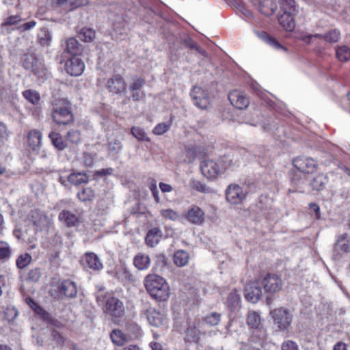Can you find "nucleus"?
<instances>
[{"label": "nucleus", "instance_id": "a18cd8bd", "mask_svg": "<svg viewBox=\"0 0 350 350\" xmlns=\"http://www.w3.org/2000/svg\"><path fill=\"white\" fill-rule=\"evenodd\" d=\"M337 58L341 62H347L350 59V49L347 46H341L336 51Z\"/></svg>", "mask_w": 350, "mask_h": 350}, {"label": "nucleus", "instance_id": "f257e3e1", "mask_svg": "<svg viewBox=\"0 0 350 350\" xmlns=\"http://www.w3.org/2000/svg\"><path fill=\"white\" fill-rule=\"evenodd\" d=\"M51 116L58 125H70L74 122L72 105L66 98H56L52 101Z\"/></svg>", "mask_w": 350, "mask_h": 350}, {"label": "nucleus", "instance_id": "603ef678", "mask_svg": "<svg viewBox=\"0 0 350 350\" xmlns=\"http://www.w3.org/2000/svg\"><path fill=\"white\" fill-rule=\"evenodd\" d=\"M204 321L206 324L211 326L217 325L221 321V314L216 312H211L204 317Z\"/></svg>", "mask_w": 350, "mask_h": 350}, {"label": "nucleus", "instance_id": "f03ea898", "mask_svg": "<svg viewBox=\"0 0 350 350\" xmlns=\"http://www.w3.org/2000/svg\"><path fill=\"white\" fill-rule=\"evenodd\" d=\"M144 286L152 297L166 301L170 295V286L165 280L157 274H148L144 278Z\"/></svg>", "mask_w": 350, "mask_h": 350}, {"label": "nucleus", "instance_id": "774afa93", "mask_svg": "<svg viewBox=\"0 0 350 350\" xmlns=\"http://www.w3.org/2000/svg\"><path fill=\"white\" fill-rule=\"evenodd\" d=\"M239 11L243 15L245 16V17L248 18H253V14L252 12L248 9L247 8L245 5H240L239 6Z\"/></svg>", "mask_w": 350, "mask_h": 350}, {"label": "nucleus", "instance_id": "5fc2aeb1", "mask_svg": "<svg viewBox=\"0 0 350 350\" xmlns=\"http://www.w3.org/2000/svg\"><path fill=\"white\" fill-rule=\"evenodd\" d=\"M11 249L8 243L0 242V260H7L11 256Z\"/></svg>", "mask_w": 350, "mask_h": 350}, {"label": "nucleus", "instance_id": "9b49d317", "mask_svg": "<svg viewBox=\"0 0 350 350\" xmlns=\"http://www.w3.org/2000/svg\"><path fill=\"white\" fill-rule=\"evenodd\" d=\"M194 105L200 109H206L209 104L208 92L202 88L194 86L190 92Z\"/></svg>", "mask_w": 350, "mask_h": 350}, {"label": "nucleus", "instance_id": "2f4dec72", "mask_svg": "<svg viewBox=\"0 0 350 350\" xmlns=\"http://www.w3.org/2000/svg\"><path fill=\"white\" fill-rule=\"evenodd\" d=\"M256 34L258 36V37L271 46L272 47L276 49H283L284 51L286 50V49L282 46V44L274 38L269 36L266 31H256Z\"/></svg>", "mask_w": 350, "mask_h": 350}, {"label": "nucleus", "instance_id": "20e7f679", "mask_svg": "<svg viewBox=\"0 0 350 350\" xmlns=\"http://www.w3.org/2000/svg\"><path fill=\"white\" fill-rule=\"evenodd\" d=\"M23 68L31 72L39 78L45 79L46 69L43 60L34 53L23 55L20 61Z\"/></svg>", "mask_w": 350, "mask_h": 350}, {"label": "nucleus", "instance_id": "72a5a7b5", "mask_svg": "<svg viewBox=\"0 0 350 350\" xmlns=\"http://www.w3.org/2000/svg\"><path fill=\"white\" fill-rule=\"evenodd\" d=\"M52 144L58 150L62 151L65 150L68 146V144L64 140L62 135L56 132H51L49 134Z\"/></svg>", "mask_w": 350, "mask_h": 350}, {"label": "nucleus", "instance_id": "393cba45", "mask_svg": "<svg viewBox=\"0 0 350 350\" xmlns=\"http://www.w3.org/2000/svg\"><path fill=\"white\" fill-rule=\"evenodd\" d=\"M83 50V46L75 38L71 37L66 40L65 51L72 56L78 57Z\"/></svg>", "mask_w": 350, "mask_h": 350}, {"label": "nucleus", "instance_id": "09e8293b", "mask_svg": "<svg viewBox=\"0 0 350 350\" xmlns=\"http://www.w3.org/2000/svg\"><path fill=\"white\" fill-rule=\"evenodd\" d=\"M66 139L72 145H78L81 142V133L77 130H70L66 134Z\"/></svg>", "mask_w": 350, "mask_h": 350}, {"label": "nucleus", "instance_id": "423d86ee", "mask_svg": "<svg viewBox=\"0 0 350 350\" xmlns=\"http://www.w3.org/2000/svg\"><path fill=\"white\" fill-rule=\"evenodd\" d=\"M104 312L111 317L113 321H119L125 314L123 302L116 297L107 299Z\"/></svg>", "mask_w": 350, "mask_h": 350}, {"label": "nucleus", "instance_id": "39448f33", "mask_svg": "<svg viewBox=\"0 0 350 350\" xmlns=\"http://www.w3.org/2000/svg\"><path fill=\"white\" fill-rule=\"evenodd\" d=\"M270 315L273 321L277 331L288 333L293 321V314L286 308L280 307L270 311Z\"/></svg>", "mask_w": 350, "mask_h": 350}, {"label": "nucleus", "instance_id": "49530a36", "mask_svg": "<svg viewBox=\"0 0 350 350\" xmlns=\"http://www.w3.org/2000/svg\"><path fill=\"white\" fill-rule=\"evenodd\" d=\"M131 133L133 137L139 141L149 142L150 138L148 137L147 133L144 129L139 126H133L131 129Z\"/></svg>", "mask_w": 350, "mask_h": 350}, {"label": "nucleus", "instance_id": "e433bc0d", "mask_svg": "<svg viewBox=\"0 0 350 350\" xmlns=\"http://www.w3.org/2000/svg\"><path fill=\"white\" fill-rule=\"evenodd\" d=\"M95 31L92 28L83 27L77 33V38L85 42H91L95 38Z\"/></svg>", "mask_w": 350, "mask_h": 350}, {"label": "nucleus", "instance_id": "f3484780", "mask_svg": "<svg viewBox=\"0 0 350 350\" xmlns=\"http://www.w3.org/2000/svg\"><path fill=\"white\" fill-rule=\"evenodd\" d=\"M200 170L202 174L208 179L216 177L221 171L219 163L211 159L203 160L200 163Z\"/></svg>", "mask_w": 350, "mask_h": 350}, {"label": "nucleus", "instance_id": "6ab92c4d", "mask_svg": "<svg viewBox=\"0 0 350 350\" xmlns=\"http://www.w3.org/2000/svg\"><path fill=\"white\" fill-rule=\"evenodd\" d=\"M81 264L94 271H100L103 267L98 256L93 252L85 253L81 259Z\"/></svg>", "mask_w": 350, "mask_h": 350}, {"label": "nucleus", "instance_id": "412c9836", "mask_svg": "<svg viewBox=\"0 0 350 350\" xmlns=\"http://www.w3.org/2000/svg\"><path fill=\"white\" fill-rule=\"evenodd\" d=\"M257 6L258 11L267 16H271L278 9V5L274 0H258L257 3H254Z\"/></svg>", "mask_w": 350, "mask_h": 350}, {"label": "nucleus", "instance_id": "8fccbe9b", "mask_svg": "<svg viewBox=\"0 0 350 350\" xmlns=\"http://www.w3.org/2000/svg\"><path fill=\"white\" fill-rule=\"evenodd\" d=\"M42 275L41 269L38 267L30 269L28 272L26 280L30 282H38Z\"/></svg>", "mask_w": 350, "mask_h": 350}, {"label": "nucleus", "instance_id": "9d476101", "mask_svg": "<svg viewBox=\"0 0 350 350\" xmlns=\"http://www.w3.org/2000/svg\"><path fill=\"white\" fill-rule=\"evenodd\" d=\"M340 251L345 253L350 252V236L347 233L338 236L333 250L332 258L334 260H338L341 258L342 255Z\"/></svg>", "mask_w": 350, "mask_h": 350}, {"label": "nucleus", "instance_id": "69168bd1", "mask_svg": "<svg viewBox=\"0 0 350 350\" xmlns=\"http://www.w3.org/2000/svg\"><path fill=\"white\" fill-rule=\"evenodd\" d=\"M36 22L35 21H31L22 24L21 25H20L18 27V29L21 31L30 30L32 28H33L36 26Z\"/></svg>", "mask_w": 350, "mask_h": 350}, {"label": "nucleus", "instance_id": "4468645a", "mask_svg": "<svg viewBox=\"0 0 350 350\" xmlns=\"http://www.w3.org/2000/svg\"><path fill=\"white\" fill-rule=\"evenodd\" d=\"M84 68V62L79 57L72 56L65 64V70L71 76L81 75Z\"/></svg>", "mask_w": 350, "mask_h": 350}, {"label": "nucleus", "instance_id": "052dcab7", "mask_svg": "<svg viewBox=\"0 0 350 350\" xmlns=\"http://www.w3.org/2000/svg\"><path fill=\"white\" fill-rule=\"evenodd\" d=\"M146 83V80L142 77H138L134 79L133 82L131 84L129 90L131 92H135L142 88Z\"/></svg>", "mask_w": 350, "mask_h": 350}, {"label": "nucleus", "instance_id": "c9c22d12", "mask_svg": "<svg viewBox=\"0 0 350 350\" xmlns=\"http://www.w3.org/2000/svg\"><path fill=\"white\" fill-rule=\"evenodd\" d=\"M189 259V254L183 250L176 251L174 254V262L178 267H184L187 265Z\"/></svg>", "mask_w": 350, "mask_h": 350}, {"label": "nucleus", "instance_id": "79ce46f5", "mask_svg": "<svg viewBox=\"0 0 350 350\" xmlns=\"http://www.w3.org/2000/svg\"><path fill=\"white\" fill-rule=\"evenodd\" d=\"M111 339L115 345L122 346L126 340L125 336L120 329H113L110 334Z\"/></svg>", "mask_w": 350, "mask_h": 350}, {"label": "nucleus", "instance_id": "58836bf2", "mask_svg": "<svg viewBox=\"0 0 350 350\" xmlns=\"http://www.w3.org/2000/svg\"><path fill=\"white\" fill-rule=\"evenodd\" d=\"M68 181L75 185L87 183L89 176L84 172L72 173L68 177Z\"/></svg>", "mask_w": 350, "mask_h": 350}, {"label": "nucleus", "instance_id": "ea45409f", "mask_svg": "<svg viewBox=\"0 0 350 350\" xmlns=\"http://www.w3.org/2000/svg\"><path fill=\"white\" fill-rule=\"evenodd\" d=\"M327 182V177L322 174H319L313 178L310 185L314 190L321 191L325 188Z\"/></svg>", "mask_w": 350, "mask_h": 350}, {"label": "nucleus", "instance_id": "6e6d98bb", "mask_svg": "<svg viewBox=\"0 0 350 350\" xmlns=\"http://www.w3.org/2000/svg\"><path fill=\"white\" fill-rule=\"evenodd\" d=\"M191 186L195 190L201 193H211L213 191L211 187L199 180H192Z\"/></svg>", "mask_w": 350, "mask_h": 350}, {"label": "nucleus", "instance_id": "c756f323", "mask_svg": "<svg viewBox=\"0 0 350 350\" xmlns=\"http://www.w3.org/2000/svg\"><path fill=\"white\" fill-rule=\"evenodd\" d=\"M29 146L33 150H38L41 146L42 133L38 130H31L27 135Z\"/></svg>", "mask_w": 350, "mask_h": 350}, {"label": "nucleus", "instance_id": "a878e982", "mask_svg": "<svg viewBox=\"0 0 350 350\" xmlns=\"http://www.w3.org/2000/svg\"><path fill=\"white\" fill-rule=\"evenodd\" d=\"M241 295L236 289L230 291L228 295L226 304L229 310L232 312L239 310L241 308Z\"/></svg>", "mask_w": 350, "mask_h": 350}, {"label": "nucleus", "instance_id": "0e129e2a", "mask_svg": "<svg viewBox=\"0 0 350 350\" xmlns=\"http://www.w3.org/2000/svg\"><path fill=\"white\" fill-rule=\"evenodd\" d=\"M282 350H299L297 344L293 340L284 341L281 346Z\"/></svg>", "mask_w": 350, "mask_h": 350}, {"label": "nucleus", "instance_id": "4c0bfd02", "mask_svg": "<svg viewBox=\"0 0 350 350\" xmlns=\"http://www.w3.org/2000/svg\"><path fill=\"white\" fill-rule=\"evenodd\" d=\"M52 40V35L46 28L40 29L38 34V42L42 46L48 47Z\"/></svg>", "mask_w": 350, "mask_h": 350}, {"label": "nucleus", "instance_id": "3c124183", "mask_svg": "<svg viewBox=\"0 0 350 350\" xmlns=\"http://www.w3.org/2000/svg\"><path fill=\"white\" fill-rule=\"evenodd\" d=\"M45 219V215L40 211L37 210L31 211V221L35 226L40 228Z\"/></svg>", "mask_w": 350, "mask_h": 350}, {"label": "nucleus", "instance_id": "f704fd0d", "mask_svg": "<svg viewBox=\"0 0 350 350\" xmlns=\"http://www.w3.org/2000/svg\"><path fill=\"white\" fill-rule=\"evenodd\" d=\"M246 323L251 329L260 327V326L262 325L260 316L259 313L256 311L248 312Z\"/></svg>", "mask_w": 350, "mask_h": 350}, {"label": "nucleus", "instance_id": "c03bdc74", "mask_svg": "<svg viewBox=\"0 0 350 350\" xmlns=\"http://www.w3.org/2000/svg\"><path fill=\"white\" fill-rule=\"evenodd\" d=\"M23 96L33 105H38L40 100V94L36 90H27L23 92Z\"/></svg>", "mask_w": 350, "mask_h": 350}, {"label": "nucleus", "instance_id": "bb28decb", "mask_svg": "<svg viewBox=\"0 0 350 350\" xmlns=\"http://www.w3.org/2000/svg\"><path fill=\"white\" fill-rule=\"evenodd\" d=\"M180 42L184 44V46L191 50H195L196 52L200 53L204 57H206V52L200 47L196 42L187 34L180 35L179 37Z\"/></svg>", "mask_w": 350, "mask_h": 350}, {"label": "nucleus", "instance_id": "a19ab883", "mask_svg": "<svg viewBox=\"0 0 350 350\" xmlns=\"http://www.w3.org/2000/svg\"><path fill=\"white\" fill-rule=\"evenodd\" d=\"M94 196V191L90 187L82 188L77 193V197L81 202L92 201Z\"/></svg>", "mask_w": 350, "mask_h": 350}, {"label": "nucleus", "instance_id": "ddd939ff", "mask_svg": "<svg viewBox=\"0 0 350 350\" xmlns=\"http://www.w3.org/2000/svg\"><path fill=\"white\" fill-rule=\"evenodd\" d=\"M262 286L259 282L254 281L248 283L245 287V297L252 302L256 303L262 297Z\"/></svg>", "mask_w": 350, "mask_h": 350}, {"label": "nucleus", "instance_id": "b1692460", "mask_svg": "<svg viewBox=\"0 0 350 350\" xmlns=\"http://www.w3.org/2000/svg\"><path fill=\"white\" fill-rule=\"evenodd\" d=\"M185 340L188 342H198L200 338V332L197 329L196 322H188L185 331Z\"/></svg>", "mask_w": 350, "mask_h": 350}, {"label": "nucleus", "instance_id": "cd10ccee", "mask_svg": "<svg viewBox=\"0 0 350 350\" xmlns=\"http://www.w3.org/2000/svg\"><path fill=\"white\" fill-rule=\"evenodd\" d=\"M133 265L138 270H146L150 265V258L146 254L139 253L133 258Z\"/></svg>", "mask_w": 350, "mask_h": 350}, {"label": "nucleus", "instance_id": "c85d7f7f", "mask_svg": "<svg viewBox=\"0 0 350 350\" xmlns=\"http://www.w3.org/2000/svg\"><path fill=\"white\" fill-rule=\"evenodd\" d=\"M161 237V230L159 228H154L148 230L145 241L148 246L154 247L159 243Z\"/></svg>", "mask_w": 350, "mask_h": 350}, {"label": "nucleus", "instance_id": "37998d69", "mask_svg": "<svg viewBox=\"0 0 350 350\" xmlns=\"http://www.w3.org/2000/svg\"><path fill=\"white\" fill-rule=\"evenodd\" d=\"M106 146L109 153L112 155L118 154L122 149V142L117 139L109 142Z\"/></svg>", "mask_w": 350, "mask_h": 350}, {"label": "nucleus", "instance_id": "13d9d810", "mask_svg": "<svg viewBox=\"0 0 350 350\" xmlns=\"http://www.w3.org/2000/svg\"><path fill=\"white\" fill-rule=\"evenodd\" d=\"M96 154L84 152L82 156V163L85 167H92L94 165Z\"/></svg>", "mask_w": 350, "mask_h": 350}, {"label": "nucleus", "instance_id": "1a4fd4ad", "mask_svg": "<svg viewBox=\"0 0 350 350\" xmlns=\"http://www.w3.org/2000/svg\"><path fill=\"white\" fill-rule=\"evenodd\" d=\"M246 192L236 184L230 185L226 190V200L231 204H241L246 197Z\"/></svg>", "mask_w": 350, "mask_h": 350}, {"label": "nucleus", "instance_id": "864d4df0", "mask_svg": "<svg viewBox=\"0 0 350 350\" xmlns=\"http://www.w3.org/2000/svg\"><path fill=\"white\" fill-rule=\"evenodd\" d=\"M340 38V32L339 30L334 29L327 33L324 34V40L325 42L328 43H335L337 42Z\"/></svg>", "mask_w": 350, "mask_h": 350}, {"label": "nucleus", "instance_id": "4be33fe9", "mask_svg": "<svg viewBox=\"0 0 350 350\" xmlns=\"http://www.w3.org/2000/svg\"><path fill=\"white\" fill-rule=\"evenodd\" d=\"M143 314L152 326L158 327L163 324V315L154 308H149L146 309Z\"/></svg>", "mask_w": 350, "mask_h": 350}, {"label": "nucleus", "instance_id": "473e14b6", "mask_svg": "<svg viewBox=\"0 0 350 350\" xmlns=\"http://www.w3.org/2000/svg\"><path fill=\"white\" fill-rule=\"evenodd\" d=\"M59 219L68 227L75 226L79 222L78 217L71 211L63 210L59 215Z\"/></svg>", "mask_w": 350, "mask_h": 350}, {"label": "nucleus", "instance_id": "2eb2a0df", "mask_svg": "<svg viewBox=\"0 0 350 350\" xmlns=\"http://www.w3.org/2000/svg\"><path fill=\"white\" fill-rule=\"evenodd\" d=\"M106 88L110 92L118 94L126 90V84L120 75H114L108 79Z\"/></svg>", "mask_w": 350, "mask_h": 350}, {"label": "nucleus", "instance_id": "dca6fc26", "mask_svg": "<svg viewBox=\"0 0 350 350\" xmlns=\"http://www.w3.org/2000/svg\"><path fill=\"white\" fill-rule=\"evenodd\" d=\"M228 100L231 105L239 109H245L249 104V98L246 95L238 90H233L228 94Z\"/></svg>", "mask_w": 350, "mask_h": 350}, {"label": "nucleus", "instance_id": "338daca9", "mask_svg": "<svg viewBox=\"0 0 350 350\" xmlns=\"http://www.w3.org/2000/svg\"><path fill=\"white\" fill-rule=\"evenodd\" d=\"M186 157L187 158V162L191 163L196 158V154L193 148H186L185 150Z\"/></svg>", "mask_w": 350, "mask_h": 350}, {"label": "nucleus", "instance_id": "6e6552de", "mask_svg": "<svg viewBox=\"0 0 350 350\" xmlns=\"http://www.w3.org/2000/svg\"><path fill=\"white\" fill-rule=\"evenodd\" d=\"M260 284L263 287L265 292L269 294L280 291L283 285L281 278L273 273H267Z\"/></svg>", "mask_w": 350, "mask_h": 350}, {"label": "nucleus", "instance_id": "aec40b11", "mask_svg": "<svg viewBox=\"0 0 350 350\" xmlns=\"http://www.w3.org/2000/svg\"><path fill=\"white\" fill-rule=\"evenodd\" d=\"M239 152L237 151L230 150L225 153L219 159V165L221 170H226L228 167L239 165Z\"/></svg>", "mask_w": 350, "mask_h": 350}, {"label": "nucleus", "instance_id": "0eeeda50", "mask_svg": "<svg viewBox=\"0 0 350 350\" xmlns=\"http://www.w3.org/2000/svg\"><path fill=\"white\" fill-rule=\"evenodd\" d=\"M293 166L300 172L312 174L318 170V162L314 159L305 156H299L293 161Z\"/></svg>", "mask_w": 350, "mask_h": 350}, {"label": "nucleus", "instance_id": "de8ad7c7", "mask_svg": "<svg viewBox=\"0 0 350 350\" xmlns=\"http://www.w3.org/2000/svg\"><path fill=\"white\" fill-rule=\"evenodd\" d=\"M31 260L32 257L30 254L27 253L21 254L16 259V267L20 269H23L25 268L28 265H29Z\"/></svg>", "mask_w": 350, "mask_h": 350}, {"label": "nucleus", "instance_id": "7ed1b4c3", "mask_svg": "<svg viewBox=\"0 0 350 350\" xmlns=\"http://www.w3.org/2000/svg\"><path fill=\"white\" fill-rule=\"evenodd\" d=\"M280 3L279 23L286 31H291L295 27V16L298 12L296 3L294 0H280Z\"/></svg>", "mask_w": 350, "mask_h": 350}, {"label": "nucleus", "instance_id": "7c9ffc66", "mask_svg": "<svg viewBox=\"0 0 350 350\" xmlns=\"http://www.w3.org/2000/svg\"><path fill=\"white\" fill-rule=\"evenodd\" d=\"M250 340L254 343L262 345L267 338V333L263 325L260 327L252 329Z\"/></svg>", "mask_w": 350, "mask_h": 350}, {"label": "nucleus", "instance_id": "a211bd4d", "mask_svg": "<svg viewBox=\"0 0 350 350\" xmlns=\"http://www.w3.org/2000/svg\"><path fill=\"white\" fill-rule=\"evenodd\" d=\"M186 218L190 223L200 226L205 221V213L199 206L193 205L188 209Z\"/></svg>", "mask_w": 350, "mask_h": 350}, {"label": "nucleus", "instance_id": "680f3d73", "mask_svg": "<svg viewBox=\"0 0 350 350\" xmlns=\"http://www.w3.org/2000/svg\"><path fill=\"white\" fill-rule=\"evenodd\" d=\"M36 312L46 322L50 323L53 319V317L47 312L46 310H43L41 307L37 306V309H36Z\"/></svg>", "mask_w": 350, "mask_h": 350}, {"label": "nucleus", "instance_id": "e2e57ef3", "mask_svg": "<svg viewBox=\"0 0 350 350\" xmlns=\"http://www.w3.org/2000/svg\"><path fill=\"white\" fill-rule=\"evenodd\" d=\"M22 18L19 15H14L8 17L5 21L2 23L3 26L14 25L21 21Z\"/></svg>", "mask_w": 350, "mask_h": 350}, {"label": "nucleus", "instance_id": "5701e85b", "mask_svg": "<svg viewBox=\"0 0 350 350\" xmlns=\"http://www.w3.org/2000/svg\"><path fill=\"white\" fill-rule=\"evenodd\" d=\"M116 275L118 280L124 285L126 284H132L135 282V276L133 275L130 269L124 265H121L118 269H117Z\"/></svg>", "mask_w": 350, "mask_h": 350}, {"label": "nucleus", "instance_id": "4d7b16f0", "mask_svg": "<svg viewBox=\"0 0 350 350\" xmlns=\"http://www.w3.org/2000/svg\"><path fill=\"white\" fill-rule=\"evenodd\" d=\"M161 215L165 219H170L172 221H176L180 217L179 214L171 208L161 210Z\"/></svg>", "mask_w": 350, "mask_h": 350}, {"label": "nucleus", "instance_id": "f8f14e48", "mask_svg": "<svg viewBox=\"0 0 350 350\" xmlns=\"http://www.w3.org/2000/svg\"><path fill=\"white\" fill-rule=\"evenodd\" d=\"M58 293L61 299H72L77 297V287L75 282L70 280H64L62 281L57 286Z\"/></svg>", "mask_w": 350, "mask_h": 350}, {"label": "nucleus", "instance_id": "bf43d9fd", "mask_svg": "<svg viewBox=\"0 0 350 350\" xmlns=\"http://www.w3.org/2000/svg\"><path fill=\"white\" fill-rule=\"evenodd\" d=\"M170 123L167 122L159 123L154 128L153 133L157 135H163L170 129Z\"/></svg>", "mask_w": 350, "mask_h": 350}]
</instances>
